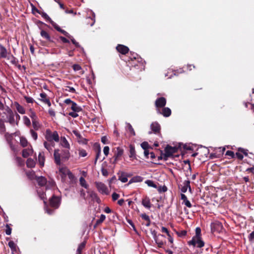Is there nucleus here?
<instances>
[{
  "label": "nucleus",
  "mask_w": 254,
  "mask_h": 254,
  "mask_svg": "<svg viewBox=\"0 0 254 254\" xmlns=\"http://www.w3.org/2000/svg\"><path fill=\"white\" fill-rule=\"evenodd\" d=\"M15 160L18 166L21 167L24 166V161L21 157L18 156L15 157Z\"/></svg>",
  "instance_id": "nucleus-37"
},
{
  "label": "nucleus",
  "mask_w": 254,
  "mask_h": 254,
  "mask_svg": "<svg viewBox=\"0 0 254 254\" xmlns=\"http://www.w3.org/2000/svg\"><path fill=\"white\" fill-rule=\"evenodd\" d=\"M45 138L48 141H59V136L57 131L52 132L50 129H47L45 133Z\"/></svg>",
  "instance_id": "nucleus-2"
},
{
  "label": "nucleus",
  "mask_w": 254,
  "mask_h": 254,
  "mask_svg": "<svg viewBox=\"0 0 254 254\" xmlns=\"http://www.w3.org/2000/svg\"><path fill=\"white\" fill-rule=\"evenodd\" d=\"M74 134L77 137L79 143L86 144L88 142V140L83 138L80 133L77 130H73Z\"/></svg>",
  "instance_id": "nucleus-14"
},
{
  "label": "nucleus",
  "mask_w": 254,
  "mask_h": 254,
  "mask_svg": "<svg viewBox=\"0 0 254 254\" xmlns=\"http://www.w3.org/2000/svg\"><path fill=\"white\" fill-rule=\"evenodd\" d=\"M45 160V154L44 152H40L38 155V161L41 167L44 166V162Z\"/></svg>",
  "instance_id": "nucleus-22"
},
{
  "label": "nucleus",
  "mask_w": 254,
  "mask_h": 254,
  "mask_svg": "<svg viewBox=\"0 0 254 254\" xmlns=\"http://www.w3.org/2000/svg\"><path fill=\"white\" fill-rule=\"evenodd\" d=\"M69 39H70L71 42L73 44L75 45V46L77 48L80 47V45L78 42H77L73 38L72 36L70 35V38H68Z\"/></svg>",
  "instance_id": "nucleus-50"
},
{
  "label": "nucleus",
  "mask_w": 254,
  "mask_h": 254,
  "mask_svg": "<svg viewBox=\"0 0 254 254\" xmlns=\"http://www.w3.org/2000/svg\"><path fill=\"white\" fill-rule=\"evenodd\" d=\"M129 157L130 158H136V153L135 150L134 146L132 144H130L129 146Z\"/></svg>",
  "instance_id": "nucleus-25"
},
{
  "label": "nucleus",
  "mask_w": 254,
  "mask_h": 254,
  "mask_svg": "<svg viewBox=\"0 0 254 254\" xmlns=\"http://www.w3.org/2000/svg\"><path fill=\"white\" fill-rule=\"evenodd\" d=\"M158 114L162 115L164 117H169L172 113L171 109L168 107H163L162 111L160 109H157Z\"/></svg>",
  "instance_id": "nucleus-11"
},
{
  "label": "nucleus",
  "mask_w": 254,
  "mask_h": 254,
  "mask_svg": "<svg viewBox=\"0 0 254 254\" xmlns=\"http://www.w3.org/2000/svg\"><path fill=\"white\" fill-rule=\"evenodd\" d=\"M119 180L123 183H126L127 182V178L124 172H122L121 175L119 177Z\"/></svg>",
  "instance_id": "nucleus-39"
},
{
  "label": "nucleus",
  "mask_w": 254,
  "mask_h": 254,
  "mask_svg": "<svg viewBox=\"0 0 254 254\" xmlns=\"http://www.w3.org/2000/svg\"><path fill=\"white\" fill-rule=\"evenodd\" d=\"M35 9H36V12L38 13L39 14H41V16L45 18L47 21L49 22L53 26L56 23L53 21L52 19L48 16V15L44 12H40L37 8L35 7Z\"/></svg>",
  "instance_id": "nucleus-15"
},
{
  "label": "nucleus",
  "mask_w": 254,
  "mask_h": 254,
  "mask_svg": "<svg viewBox=\"0 0 254 254\" xmlns=\"http://www.w3.org/2000/svg\"><path fill=\"white\" fill-rule=\"evenodd\" d=\"M249 240L252 242L254 241V230L249 235Z\"/></svg>",
  "instance_id": "nucleus-64"
},
{
  "label": "nucleus",
  "mask_w": 254,
  "mask_h": 254,
  "mask_svg": "<svg viewBox=\"0 0 254 254\" xmlns=\"http://www.w3.org/2000/svg\"><path fill=\"white\" fill-rule=\"evenodd\" d=\"M181 199L183 200V203H184L188 207L191 208L192 205L190 201L188 199L187 196L184 193L181 194Z\"/></svg>",
  "instance_id": "nucleus-24"
},
{
  "label": "nucleus",
  "mask_w": 254,
  "mask_h": 254,
  "mask_svg": "<svg viewBox=\"0 0 254 254\" xmlns=\"http://www.w3.org/2000/svg\"><path fill=\"white\" fill-rule=\"evenodd\" d=\"M213 228L214 231L219 233L221 232L223 229V226L221 223L216 222L213 224Z\"/></svg>",
  "instance_id": "nucleus-19"
},
{
  "label": "nucleus",
  "mask_w": 254,
  "mask_h": 254,
  "mask_svg": "<svg viewBox=\"0 0 254 254\" xmlns=\"http://www.w3.org/2000/svg\"><path fill=\"white\" fill-rule=\"evenodd\" d=\"M20 145L23 147H25L28 145V141L26 138L24 137H20Z\"/></svg>",
  "instance_id": "nucleus-38"
},
{
  "label": "nucleus",
  "mask_w": 254,
  "mask_h": 254,
  "mask_svg": "<svg viewBox=\"0 0 254 254\" xmlns=\"http://www.w3.org/2000/svg\"><path fill=\"white\" fill-rule=\"evenodd\" d=\"M0 55L1 58H6L7 50L5 47L1 45H0Z\"/></svg>",
  "instance_id": "nucleus-29"
},
{
  "label": "nucleus",
  "mask_w": 254,
  "mask_h": 254,
  "mask_svg": "<svg viewBox=\"0 0 254 254\" xmlns=\"http://www.w3.org/2000/svg\"><path fill=\"white\" fill-rule=\"evenodd\" d=\"M9 143V146H10V149H11V150H12L13 152H17V147L14 145L11 142V141H9L8 142Z\"/></svg>",
  "instance_id": "nucleus-58"
},
{
  "label": "nucleus",
  "mask_w": 254,
  "mask_h": 254,
  "mask_svg": "<svg viewBox=\"0 0 254 254\" xmlns=\"http://www.w3.org/2000/svg\"><path fill=\"white\" fill-rule=\"evenodd\" d=\"M24 122L26 126L29 127L31 125V122L29 119L26 116H24L23 118Z\"/></svg>",
  "instance_id": "nucleus-51"
},
{
  "label": "nucleus",
  "mask_w": 254,
  "mask_h": 254,
  "mask_svg": "<svg viewBox=\"0 0 254 254\" xmlns=\"http://www.w3.org/2000/svg\"><path fill=\"white\" fill-rule=\"evenodd\" d=\"M95 186L98 190L102 194H108V189L107 186L102 182H95Z\"/></svg>",
  "instance_id": "nucleus-7"
},
{
  "label": "nucleus",
  "mask_w": 254,
  "mask_h": 254,
  "mask_svg": "<svg viewBox=\"0 0 254 254\" xmlns=\"http://www.w3.org/2000/svg\"><path fill=\"white\" fill-rule=\"evenodd\" d=\"M59 149H55L54 153L55 162L57 165H61V157L63 160H67L70 157V153L68 150H63L62 155L59 153Z\"/></svg>",
  "instance_id": "nucleus-1"
},
{
  "label": "nucleus",
  "mask_w": 254,
  "mask_h": 254,
  "mask_svg": "<svg viewBox=\"0 0 254 254\" xmlns=\"http://www.w3.org/2000/svg\"><path fill=\"white\" fill-rule=\"evenodd\" d=\"M187 234V231L186 230H182L179 232H177V234L179 237H183L185 236Z\"/></svg>",
  "instance_id": "nucleus-47"
},
{
  "label": "nucleus",
  "mask_w": 254,
  "mask_h": 254,
  "mask_svg": "<svg viewBox=\"0 0 254 254\" xmlns=\"http://www.w3.org/2000/svg\"><path fill=\"white\" fill-rule=\"evenodd\" d=\"M33 149L30 148L24 149L22 150V156L24 158H27L29 155H32Z\"/></svg>",
  "instance_id": "nucleus-26"
},
{
  "label": "nucleus",
  "mask_w": 254,
  "mask_h": 254,
  "mask_svg": "<svg viewBox=\"0 0 254 254\" xmlns=\"http://www.w3.org/2000/svg\"><path fill=\"white\" fill-rule=\"evenodd\" d=\"M87 192L89 193L90 197L93 200L95 201L98 203L101 202L100 198L98 196L97 193L94 191H88Z\"/></svg>",
  "instance_id": "nucleus-21"
},
{
  "label": "nucleus",
  "mask_w": 254,
  "mask_h": 254,
  "mask_svg": "<svg viewBox=\"0 0 254 254\" xmlns=\"http://www.w3.org/2000/svg\"><path fill=\"white\" fill-rule=\"evenodd\" d=\"M40 32V35L42 36V37L44 39H45L47 41L53 42V41L52 40L50 34L45 30H43V29H41Z\"/></svg>",
  "instance_id": "nucleus-17"
},
{
  "label": "nucleus",
  "mask_w": 254,
  "mask_h": 254,
  "mask_svg": "<svg viewBox=\"0 0 254 254\" xmlns=\"http://www.w3.org/2000/svg\"><path fill=\"white\" fill-rule=\"evenodd\" d=\"M184 186L181 188V191L183 193L186 192L187 191L188 189L189 188V190L191 191V189L190 186V181L189 180H186L184 181Z\"/></svg>",
  "instance_id": "nucleus-20"
},
{
  "label": "nucleus",
  "mask_w": 254,
  "mask_h": 254,
  "mask_svg": "<svg viewBox=\"0 0 254 254\" xmlns=\"http://www.w3.org/2000/svg\"><path fill=\"white\" fill-rule=\"evenodd\" d=\"M24 99L28 103H33L34 102V100L31 97L25 96Z\"/></svg>",
  "instance_id": "nucleus-60"
},
{
  "label": "nucleus",
  "mask_w": 254,
  "mask_h": 254,
  "mask_svg": "<svg viewBox=\"0 0 254 254\" xmlns=\"http://www.w3.org/2000/svg\"><path fill=\"white\" fill-rule=\"evenodd\" d=\"M72 68L75 71H78L81 69V67L78 64H74L72 65Z\"/></svg>",
  "instance_id": "nucleus-61"
},
{
  "label": "nucleus",
  "mask_w": 254,
  "mask_h": 254,
  "mask_svg": "<svg viewBox=\"0 0 254 254\" xmlns=\"http://www.w3.org/2000/svg\"><path fill=\"white\" fill-rule=\"evenodd\" d=\"M124 153V149L120 147L116 148V150L115 151L114 155L113 158L114 159L113 164H115L117 161L120 160L121 157Z\"/></svg>",
  "instance_id": "nucleus-8"
},
{
  "label": "nucleus",
  "mask_w": 254,
  "mask_h": 254,
  "mask_svg": "<svg viewBox=\"0 0 254 254\" xmlns=\"http://www.w3.org/2000/svg\"><path fill=\"white\" fill-rule=\"evenodd\" d=\"M11 228L10 227V226L6 224V230H5V233L7 235H10L11 233Z\"/></svg>",
  "instance_id": "nucleus-59"
},
{
  "label": "nucleus",
  "mask_w": 254,
  "mask_h": 254,
  "mask_svg": "<svg viewBox=\"0 0 254 254\" xmlns=\"http://www.w3.org/2000/svg\"><path fill=\"white\" fill-rule=\"evenodd\" d=\"M140 217L141 218L145 221H146V223L145 224V225L147 227H149L150 225L151 224V220L149 218V217L146 215L145 213L141 214L140 215Z\"/></svg>",
  "instance_id": "nucleus-28"
},
{
  "label": "nucleus",
  "mask_w": 254,
  "mask_h": 254,
  "mask_svg": "<svg viewBox=\"0 0 254 254\" xmlns=\"http://www.w3.org/2000/svg\"><path fill=\"white\" fill-rule=\"evenodd\" d=\"M100 155H101V149H100V147H99V148H98V149L97 150V152H96L95 160L94 162L95 164H96L97 160L99 158V156Z\"/></svg>",
  "instance_id": "nucleus-52"
},
{
  "label": "nucleus",
  "mask_w": 254,
  "mask_h": 254,
  "mask_svg": "<svg viewBox=\"0 0 254 254\" xmlns=\"http://www.w3.org/2000/svg\"><path fill=\"white\" fill-rule=\"evenodd\" d=\"M166 104V99L165 98L161 97L157 98L155 102V105L157 109L164 107Z\"/></svg>",
  "instance_id": "nucleus-9"
},
{
  "label": "nucleus",
  "mask_w": 254,
  "mask_h": 254,
  "mask_svg": "<svg viewBox=\"0 0 254 254\" xmlns=\"http://www.w3.org/2000/svg\"><path fill=\"white\" fill-rule=\"evenodd\" d=\"M32 126L35 130H38L40 127L39 124L35 120H32Z\"/></svg>",
  "instance_id": "nucleus-45"
},
{
  "label": "nucleus",
  "mask_w": 254,
  "mask_h": 254,
  "mask_svg": "<svg viewBox=\"0 0 254 254\" xmlns=\"http://www.w3.org/2000/svg\"><path fill=\"white\" fill-rule=\"evenodd\" d=\"M35 180H36L38 185L40 187H44L47 184V180L44 177L35 176Z\"/></svg>",
  "instance_id": "nucleus-13"
},
{
  "label": "nucleus",
  "mask_w": 254,
  "mask_h": 254,
  "mask_svg": "<svg viewBox=\"0 0 254 254\" xmlns=\"http://www.w3.org/2000/svg\"><path fill=\"white\" fill-rule=\"evenodd\" d=\"M101 173H102V174L103 175V176H105V177H107L109 174L108 170L104 168H102L101 169Z\"/></svg>",
  "instance_id": "nucleus-63"
},
{
  "label": "nucleus",
  "mask_w": 254,
  "mask_h": 254,
  "mask_svg": "<svg viewBox=\"0 0 254 254\" xmlns=\"http://www.w3.org/2000/svg\"><path fill=\"white\" fill-rule=\"evenodd\" d=\"M112 197L113 200L115 201L119 198L120 195L116 192H114L112 195Z\"/></svg>",
  "instance_id": "nucleus-62"
},
{
  "label": "nucleus",
  "mask_w": 254,
  "mask_h": 254,
  "mask_svg": "<svg viewBox=\"0 0 254 254\" xmlns=\"http://www.w3.org/2000/svg\"><path fill=\"white\" fill-rule=\"evenodd\" d=\"M0 131L1 132H4L5 131V125L1 119H0Z\"/></svg>",
  "instance_id": "nucleus-46"
},
{
  "label": "nucleus",
  "mask_w": 254,
  "mask_h": 254,
  "mask_svg": "<svg viewBox=\"0 0 254 254\" xmlns=\"http://www.w3.org/2000/svg\"><path fill=\"white\" fill-rule=\"evenodd\" d=\"M145 183L149 187H153L154 188H157V185L154 183L151 180H146Z\"/></svg>",
  "instance_id": "nucleus-43"
},
{
  "label": "nucleus",
  "mask_w": 254,
  "mask_h": 254,
  "mask_svg": "<svg viewBox=\"0 0 254 254\" xmlns=\"http://www.w3.org/2000/svg\"><path fill=\"white\" fill-rule=\"evenodd\" d=\"M6 112L7 113V122H9L11 125H13L15 123L14 119V114L13 111L8 107H7Z\"/></svg>",
  "instance_id": "nucleus-10"
},
{
  "label": "nucleus",
  "mask_w": 254,
  "mask_h": 254,
  "mask_svg": "<svg viewBox=\"0 0 254 254\" xmlns=\"http://www.w3.org/2000/svg\"><path fill=\"white\" fill-rule=\"evenodd\" d=\"M225 155L226 156H229L231 157V158H234L235 157V154L233 151L231 150H228L226 151L225 153Z\"/></svg>",
  "instance_id": "nucleus-55"
},
{
  "label": "nucleus",
  "mask_w": 254,
  "mask_h": 254,
  "mask_svg": "<svg viewBox=\"0 0 254 254\" xmlns=\"http://www.w3.org/2000/svg\"><path fill=\"white\" fill-rule=\"evenodd\" d=\"M195 232V235L193 237H201V229L199 227H196Z\"/></svg>",
  "instance_id": "nucleus-42"
},
{
  "label": "nucleus",
  "mask_w": 254,
  "mask_h": 254,
  "mask_svg": "<svg viewBox=\"0 0 254 254\" xmlns=\"http://www.w3.org/2000/svg\"><path fill=\"white\" fill-rule=\"evenodd\" d=\"M61 145L66 148H69V144L65 137H61Z\"/></svg>",
  "instance_id": "nucleus-34"
},
{
  "label": "nucleus",
  "mask_w": 254,
  "mask_h": 254,
  "mask_svg": "<svg viewBox=\"0 0 254 254\" xmlns=\"http://www.w3.org/2000/svg\"><path fill=\"white\" fill-rule=\"evenodd\" d=\"M49 202L50 206L52 207H53L55 209H57L60 205L61 198L58 196L53 195L50 199Z\"/></svg>",
  "instance_id": "nucleus-6"
},
{
  "label": "nucleus",
  "mask_w": 254,
  "mask_h": 254,
  "mask_svg": "<svg viewBox=\"0 0 254 254\" xmlns=\"http://www.w3.org/2000/svg\"><path fill=\"white\" fill-rule=\"evenodd\" d=\"M30 133L32 136V137L33 138V139L36 140L37 139L38 135L37 133L33 130V129H30Z\"/></svg>",
  "instance_id": "nucleus-53"
},
{
  "label": "nucleus",
  "mask_w": 254,
  "mask_h": 254,
  "mask_svg": "<svg viewBox=\"0 0 254 254\" xmlns=\"http://www.w3.org/2000/svg\"><path fill=\"white\" fill-rule=\"evenodd\" d=\"M204 242L202 237H192L190 241L188 242L189 246H192L193 247L201 248L204 246Z\"/></svg>",
  "instance_id": "nucleus-3"
},
{
  "label": "nucleus",
  "mask_w": 254,
  "mask_h": 254,
  "mask_svg": "<svg viewBox=\"0 0 254 254\" xmlns=\"http://www.w3.org/2000/svg\"><path fill=\"white\" fill-rule=\"evenodd\" d=\"M86 245V242H83L81 243L79 246L77 250V254H81L82 250L84 248Z\"/></svg>",
  "instance_id": "nucleus-40"
},
{
  "label": "nucleus",
  "mask_w": 254,
  "mask_h": 254,
  "mask_svg": "<svg viewBox=\"0 0 254 254\" xmlns=\"http://www.w3.org/2000/svg\"><path fill=\"white\" fill-rule=\"evenodd\" d=\"M160 236L161 237H164V235H159L158 237H155L154 238L155 241L156 243V244L158 245V246L160 248H162L164 244V242L162 240H160L159 238V237Z\"/></svg>",
  "instance_id": "nucleus-32"
},
{
  "label": "nucleus",
  "mask_w": 254,
  "mask_h": 254,
  "mask_svg": "<svg viewBox=\"0 0 254 254\" xmlns=\"http://www.w3.org/2000/svg\"><path fill=\"white\" fill-rule=\"evenodd\" d=\"M141 146L144 150L148 149L149 145L147 142L144 141L141 144Z\"/></svg>",
  "instance_id": "nucleus-49"
},
{
  "label": "nucleus",
  "mask_w": 254,
  "mask_h": 254,
  "mask_svg": "<svg viewBox=\"0 0 254 254\" xmlns=\"http://www.w3.org/2000/svg\"><path fill=\"white\" fill-rule=\"evenodd\" d=\"M143 181V178L139 176H134L132 178L131 180L129 181V183L131 182H141Z\"/></svg>",
  "instance_id": "nucleus-36"
},
{
  "label": "nucleus",
  "mask_w": 254,
  "mask_h": 254,
  "mask_svg": "<svg viewBox=\"0 0 254 254\" xmlns=\"http://www.w3.org/2000/svg\"><path fill=\"white\" fill-rule=\"evenodd\" d=\"M87 154L86 151L84 149H80L79 150V155L80 157H85Z\"/></svg>",
  "instance_id": "nucleus-54"
},
{
  "label": "nucleus",
  "mask_w": 254,
  "mask_h": 254,
  "mask_svg": "<svg viewBox=\"0 0 254 254\" xmlns=\"http://www.w3.org/2000/svg\"><path fill=\"white\" fill-rule=\"evenodd\" d=\"M69 170L67 169L66 168H60L59 170V171L62 174L66 176L67 174V171H69Z\"/></svg>",
  "instance_id": "nucleus-56"
},
{
  "label": "nucleus",
  "mask_w": 254,
  "mask_h": 254,
  "mask_svg": "<svg viewBox=\"0 0 254 254\" xmlns=\"http://www.w3.org/2000/svg\"><path fill=\"white\" fill-rule=\"evenodd\" d=\"M178 151V148L176 147H172L169 145L165 148L164 159L167 160V158L171 157L174 153Z\"/></svg>",
  "instance_id": "nucleus-4"
},
{
  "label": "nucleus",
  "mask_w": 254,
  "mask_h": 254,
  "mask_svg": "<svg viewBox=\"0 0 254 254\" xmlns=\"http://www.w3.org/2000/svg\"><path fill=\"white\" fill-rule=\"evenodd\" d=\"M128 130L130 132V133L133 136H134L135 135V131L132 127L131 126V125L129 124H128Z\"/></svg>",
  "instance_id": "nucleus-57"
},
{
  "label": "nucleus",
  "mask_w": 254,
  "mask_h": 254,
  "mask_svg": "<svg viewBox=\"0 0 254 254\" xmlns=\"http://www.w3.org/2000/svg\"><path fill=\"white\" fill-rule=\"evenodd\" d=\"M38 193L39 197L41 199L43 200L44 203L46 204V198L45 197V196H46L45 193L44 192H38Z\"/></svg>",
  "instance_id": "nucleus-44"
},
{
  "label": "nucleus",
  "mask_w": 254,
  "mask_h": 254,
  "mask_svg": "<svg viewBox=\"0 0 254 254\" xmlns=\"http://www.w3.org/2000/svg\"><path fill=\"white\" fill-rule=\"evenodd\" d=\"M79 184L80 186L86 189L89 188V185L87 184L86 180L82 177L79 178Z\"/></svg>",
  "instance_id": "nucleus-31"
},
{
  "label": "nucleus",
  "mask_w": 254,
  "mask_h": 254,
  "mask_svg": "<svg viewBox=\"0 0 254 254\" xmlns=\"http://www.w3.org/2000/svg\"><path fill=\"white\" fill-rule=\"evenodd\" d=\"M26 165L28 168H34L35 166V162L33 159L29 158L27 160Z\"/></svg>",
  "instance_id": "nucleus-30"
},
{
  "label": "nucleus",
  "mask_w": 254,
  "mask_h": 254,
  "mask_svg": "<svg viewBox=\"0 0 254 254\" xmlns=\"http://www.w3.org/2000/svg\"><path fill=\"white\" fill-rule=\"evenodd\" d=\"M14 105L17 111L21 114H24L25 113V110L24 108L21 106L18 102H15Z\"/></svg>",
  "instance_id": "nucleus-27"
},
{
  "label": "nucleus",
  "mask_w": 254,
  "mask_h": 254,
  "mask_svg": "<svg viewBox=\"0 0 254 254\" xmlns=\"http://www.w3.org/2000/svg\"><path fill=\"white\" fill-rule=\"evenodd\" d=\"M105 218H106L105 215L104 214H101L100 218L96 221L94 227L96 228L98 225H99L101 223H102L105 220Z\"/></svg>",
  "instance_id": "nucleus-35"
},
{
  "label": "nucleus",
  "mask_w": 254,
  "mask_h": 254,
  "mask_svg": "<svg viewBox=\"0 0 254 254\" xmlns=\"http://www.w3.org/2000/svg\"><path fill=\"white\" fill-rule=\"evenodd\" d=\"M40 96L41 98V99H40V100L41 101H42L43 103L47 104L49 107H50L51 106V103L50 99L47 96V95L45 93H44V92L41 93L40 94Z\"/></svg>",
  "instance_id": "nucleus-16"
},
{
  "label": "nucleus",
  "mask_w": 254,
  "mask_h": 254,
  "mask_svg": "<svg viewBox=\"0 0 254 254\" xmlns=\"http://www.w3.org/2000/svg\"><path fill=\"white\" fill-rule=\"evenodd\" d=\"M151 131H149V133L151 134L152 132L158 135H161V126L157 122H153L150 125Z\"/></svg>",
  "instance_id": "nucleus-5"
},
{
  "label": "nucleus",
  "mask_w": 254,
  "mask_h": 254,
  "mask_svg": "<svg viewBox=\"0 0 254 254\" xmlns=\"http://www.w3.org/2000/svg\"><path fill=\"white\" fill-rule=\"evenodd\" d=\"M53 27H54V28L57 30L58 32H61V33H62L63 34H64L65 36H66V37H67L68 38H70V35H69V33H68L66 31H65V30L61 29L60 28V26H59V25L58 24H57L56 23L53 26Z\"/></svg>",
  "instance_id": "nucleus-23"
},
{
  "label": "nucleus",
  "mask_w": 254,
  "mask_h": 254,
  "mask_svg": "<svg viewBox=\"0 0 254 254\" xmlns=\"http://www.w3.org/2000/svg\"><path fill=\"white\" fill-rule=\"evenodd\" d=\"M71 110L75 112H79L82 110L80 107L78 106L75 102L72 103L71 107Z\"/></svg>",
  "instance_id": "nucleus-33"
},
{
  "label": "nucleus",
  "mask_w": 254,
  "mask_h": 254,
  "mask_svg": "<svg viewBox=\"0 0 254 254\" xmlns=\"http://www.w3.org/2000/svg\"><path fill=\"white\" fill-rule=\"evenodd\" d=\"M8 246L12 252L16 251V245L13 241H10L8 242Z\"/></svg>",
  "instance_id": "nucleus-41"
},
{
  "label": "nucleus",
  "mask_w": 254,
  "mask_h": 254,
  "mask_svg": "<svg viewBox=\"0 0 254 254\" xmlns=\"http://www.w3.org/2000/svg\"><path fill=\"white\" fill-rule=\"evenodd\" d=\"M141 203L143 206L147 209H150L151 207V203L150 202V199L147 196H145L142 198Z\"/></svg>",
  "instance_id": "nucleus-18"
},
{
  "label": "nucleus",
  "mask_w": 254,
  "mask_h": 254,
  "mask_svg": "<svg viewBox=\"0 0 254 254\" xmlns=\"http://www.w3.org/2000/svg\"><path fill=\"white\" fill-rule=\"evenodd\" d=\"M44 147L49 151V152L50 153L52 151V148H51L50 145L47 141H45L44 142Z\"/></svg>",
  "instance_id": "nucleus-48"
},
{
  "label": "nucleus",
  "mask_w": 254,
  "mask_h": 254,
  "mask_svg": "<svg viewBox=\"0 0 254 254\" xmlns=\"http://www.w3.org/2000/svg\"><path fill=\"white\" fill-rule=\"evenodd\" d=\"M117 51L122 55H126L129 52V48L124 45L118 44L116 47Z\"/></svg>",
  "instance_id": "nucleus-12"
}]
</instances>
